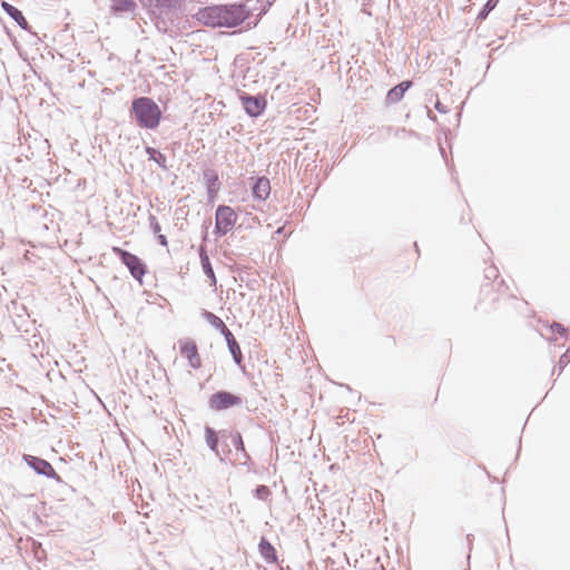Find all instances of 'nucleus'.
<instances>
[{"label": "nucleus", "mask_w": 570, "mask_h": 570, "mask_svg": "<svg viewBox=\"0 0 570 570\" xmlns=\"http://www.w3.org/2000/svg\"><path fill=\"white\" fill-rule=\"evenodd\" d=\"M196 17L198 21L213 28H236L247 20L239 2L204 7Z\"/></svg>", "instance_id": "obj_1"}, {"label": "nucleus", "mask_w": 570, "mask_h": 570, "mask_svg": "<svg viewBox=\"0 0 570 570\" xmlns=\"http://www.w3.org/2000/svg\"><path fill=\"white\" fill-rule=\"evenodd\" d=\"M129 116L138 127L155 130L160 124L163 111L153 98L139 96L131 100Z\"/></svg>", "instance_id": "obj_2"}, {"label": "nucleus", "mask_w": 570, "mask_h": 570, "mask_svg": "<svg viewBox=\"0 0 570 570\" xmlns=\"http://www.w3.org/2000/svg\"><path fill=\"white\" fill-rule=\"evenodd\" d=\"M217 433L224 456H228L232 453V446H234L236 448L237 455L243 460L240 463L249 466L252 458L246 451L242 433L235 429H222Z\"/></svg>", "instance_id": "obj_3"}, {"label": "nucleus", "mask_w": 570, "mask_h": 570, "mask_svg": "<svg viewBox=\"0 0 570 570\" xmlns=\"http://www.w3.org/2000/svg\"><path fill=\"white\" fill-rule=\"evenodd\" d=\"M112 252L121 264L127 267L132 278L142 284V277L147 273V265L145 262L137 255L120 247H114Z\"/></svg>", "instance_id": "obj_4"}, {"label": "nucleus", "mask_w": 570, "mask_h": 570, "mask_svg": "<svg viewBox=\"0 0 570 570\" xmlns=\"http://www.w3.org/2000/svg\"><path fill=\"white\" fill-rule=\"evenodd\" d=\"M275 0H245L239 1L243 16H247V28H255L262 17L268 11Z\"/></svg>", "instance_id": "obj_5"}, {"label": "nucleus", "mask_w": 570, "mask_h": 570, "mask_svg": "<svg viewBox=\"0 0 570 570\" xmlns=\"http://www.w3.org/2000/svg\"><path fill=\"white\" fill-rule=\"evenodd\" d=\"M237 222L236 212L228 205H218L215 212L214 234L223 237L229 233Z\"/></svg>", "instance_id": "obj_6"}, {"label": "nucleus", "mask_w": 570, "mask_h": 570, "mask_svg": "<svg viewBox=\"0 0 570 570\" xmlns=\"http://www.w3.org/2000/svg\"><path fill=\"white\" fill-rule=\"evenodd\" d=\"M243 397L227 390H219L213 393L208 399V407L213 411H226L242 405Z\"/></svg>", "instance_id": "obj_7"}, {"label": "nucleus", "mask_w": 570, "mask_h": 570, "mask_svg": "<svg viewBox=\"0 0 570 570\" xmlns=\"http://www.w3.org/2000/svg\"><path fill=\"white\" fill-rule=\"evenodd\" d=\"M22 459L23 462L35 471V473L43 475L48 479H52L57 483L65 484V481L56 472V470L53 469L52 464L49 461L31 454H23Z\"/></svg>", "instance_id": "obj_8"}, {"label": "nucleus", "mask_w": 570, "mask_h": 570, "mask_svg": "<svg viewBox=\"0 0 570 570\" xmlns=\"http://www.w3.org/2000/svg\"><path fill=\"white\" fill-rule=\"evenodd\" d=\"M239 100L242 102L244 111L250 118H257V117L262 116L267 106L265 96H263L261 94L250 95L247 92H242V94H239Z\"/></svg>", "instance_id": "obj_9"}, {"label": "nucleus", "mask_w": 570, "mask_h": 570, "mask_svg": "<svg viewBox=\"0 0 570 570\" xmlns=\"http://www.w3.org/2000/svg\"><path fill=\"white\" fill-rule=\"evenodd\" d=\"M179 346H180V354L188 360L189 365L193 368H196V370L202 366V361H200L198 347H197V344L195 343V341H193L190 338L181 340V341H179Z\"/></svg>", "instance_id": "obj_10"}, {"label": "nucleus", "mask_w": 570, "mask_h": 570, "mask_svg": "<svg viewBox=\"0 0 570 570\" xmlns=\"http://www.w3.org/2000/svg\"><path fill=\"white\" fill-rule=\"evenodd\" d=\"M253 184L250 186L252 196L254 199L263 202L269 197L271 181L265 176L252 177Z\"/></svg>", "instance_id": "obj_11"}, {"label": "nucleus", "mask_w": 570, "mask_h": 570, "mask_svg": "<svg viewBox=\"0 0 570 570\" xmlns=\"http://www.w3.org/2000/svg\"><path fill=\"white\" fill-rule=\"evenodd\" d=\"M203 176L207 189L208 200L212 202L217 197L220 190L222 183L219 180L217 171L212 168L205 169L203 171Z\"/></svg>", "instance_id": "obj_12"}, {"label": "nucleus", "mask_w": 570, "mask_h": 570, "mask_svg": "<svg viewBox=\"0 0 570 570\" xmlns=\"http://www.w3.org/2000/svg\"><path fill=\"white\" fill-rule=\"evenodd\" d=\"M204 434H205V442H206V445L208 446V449L213 453H215V455L219 459L220 462H225V459L227 456H224V454L222 453V450H219L220 443H219L217 431L214 428L206 425L204 429Z\"/></svg>", "instance_id": "obj_13"}, {"label": "nucleus", "mask_w": 570, "mask_h": 570, "mask_svg": "<svg viewBox=\"0 0 570 570\" xmlns=\"http://www.w3.org/2000/svg\"><path fill=\"white\" fill-rule=\"evenodd\" d=\"M198 255H199V259H200L202 269H203L204 274L206 275V277L209 279V285L216 286L217 278H216V275H215V272H214V268H213L212 262L209 259V256L207 254V249H206L205 245L199 246Z\"/></svg>", "instance_id": "obj_14"}, {"label": "nucleus", "mask_w": 570, "mask_h": 570, "mask_svg": "<svg viewBox=\"0 0 570 570\" xmlns=\"http://www.w3.org/2000/svg\"><path fill=\"white\" fill-rule=\"evenodd\" d=\"M1 8L22 30L30 31L31 27L21 10L7 1L1 2Z\"/></svg>", "instance_id": "obj_15"}, {"label": "nucleus", "mask_w": 570, "mask_h": 570, "mask_svg": "<svg viewBox=\"0 0 570 570\" xmlns=\"http://www.w3.org/2000/svg\"><path fill=\"white\" fill-rule=\"evenodd\" d=\"M258 552L267 563H276L278 561V554L275 547L264 535L259 539Z\"/></svg>", "instance_id": "obj_16"}, {"label": "nucleus", "mask_w": 570, "mask_h": 570, "mask_svg": "<svg viewBox=\"0 0 570 570\" xmlns=\"http://www.w3.org/2000/svg\"><path fill=\"white\" fill-rule=\"evenodd\" d=\"M412 85L413 82L411 80H404L392 87L386 94V104H397L401 101Z\"/></svg>", "instance_id": "obj_17"}, {"label": "nucleus", "mask_w": 570, "mask_h": 570, "mask_svg": "<svg viewBox=\"0 0 570 570\" xmlns=\"http://www.w3.org/2000/svg\"><path fill=\"white\" fill-rule=\"evenodd\" d=\"M137 8L135 0H111L110 10L114 14L132 12Z\"/></svg>", "instance_id": "obj_18"}, {"label": "nucleus", "mask_w": 570, "mask_h": 570, "mask_svg": "<svg viewBox=\"0 0 570 570\" xmlns=\"http://www.w3.org/2000/svg\"><path fill=\"white\" fill-rule=\"evenodd\" d=\"M202 317L206 320L215 330L219 331V333L227 327L220 317L207 309L202 311Z\"/></svg>", "instance_id": "obj_19"}, {"label": "nucleus", "mask_w": 570, "mask_h": 570, "mask_svg": "<svg viewBox=\"0 0 570 570\" xmlns=\"http://www.w3.org/2000/svg\"><path fill=\"white\" fill-rule=\"evenodd\" d=\"M179 1L180 0H148V3L149 6H155L160 10L170 11L177 8Z\"/></svg>", "instance_id": "obj_20"}, {"label": "nucleus", "mask_w": 570, "mask_h": 570, "mask_svg": "<svg viewBox=\"0 0 570 570\" xmlns=\"http://www.w3.org/2000/svg\"><path fill=\"white\" fill-rule=\"evenodd\" d=\"M500 0H488L483 7L480 9L478 16H476V20L478 21H483L488 18V16L490 14V12L492 10H494V8L498 6Z\"/></svg>", "instance_id": "obj_21"}, {"label": "nucleus", "mask_w": 570, "mask_h": 570, "mask_svg": "<svg viewBox=\"0 0 570 570\" xmlns=\"http://www.w3.org/2000/svg\"><path fill=\"white\" fill-rule=\"evenodd\" d=\"M227 348H228L235 364L240 366L243 364L244 356H243V353H242L238 342L235 341L234 343L228 345Z\"/></svg>", "instance_id": "obj_22"}, {"label": "nucleus", "mask_w": 570, "mask_h": 570, "mask_svg": "<svg viewBox=\"0 0 570 570\" xmlns=\"http://www.w3.org/2000/svg\"><path fill=\"white\" fill-rule=\"evenodd\" d=\"M550 330H551L552 332L558 333L561 337H564L566 340H568L569 331H568V328H567L564 325H562L561 323L553 322V323L550 325Z\"/></svg>", "instance_id": "obj_23"}, {"label": "nucleus", "mask_w": 570, "mask_h": 570, "mask_svg": "<svg viewBox=\"0 0 570 570\" xmlns=\"http://www.w3.org/2000/svg\"><path fill=\"white\" fill-rule=\"evenodd\" d=\"M256 498L259 500H266L271 495V490L267 485H257L254 490Z\"/></svg>", "instance_id": "obj_24"}, {"label": "nucleus", "mask_w": 570, "mask_h": 570, "mask_svg": "<svg viewBox=\"0 0 570 570\" xmlns=\"http://www.w3.org/2000/svg\"><path fill=\"white\" fill-rule=\"evenodd\" d=\"M570 363V346L567 348V351L559 357L558 362V370L559 374L562 373L564 367Z\"/></svg>", "instance_id": "obj_25"}, {"label": "nucleus", "mask_w": 570, "mask_h": 570, "mask_svg": "<svg viewBox=\"0 0 570 570\" xmlns=\"http://www.w3.org/2000/svg\"><path fill=\"white\" fill-rule=\"evenodd\" d=\"M151 160L155 161L163 170H168L167 158L160 150Z\"/></svg>", "instance_id": "obj_26"}, {"label": "nucleus", "mask_w": 570, "mask_h": 570, "mask_svg": "<svg viewBox=\"0 0 570 570\" xmlns=\"http://www.w3.org/2000/svg\"><path fill=\"white\" fill-rule=\"evenodd\" d=\"M148 220H149V227H150L151 232L155 235L159 234L161 230V227H160V224H159L157 217L154 215H149Z\"/></svg>", "instance_id": "obj_27"}, {"label": "nucleus", "mask_w": 570, "mask_h": 570, "mask_svg": "<svg viewBox=\"0 0 570 570\" xmlns=\"http://www.w3.org/2000/svg\"><path fill=\"white\" fill-rule=\"evenodd\" d=\"M499 275V271L495 266H489L484 269V278L488 281L495 279Z\"/></svg>", "instance_id": "obj_28"}, {"label": "nucleus", "mask_w": 570, "mask_h": 570, "mask_svg": "<svg viewBox=\"0 0 570 570\" xmlns=\"http://www.w3.org/2000/svg\"><path fill=\"white\" fill-rule=\"evenodd\" d=\"M220 334L224 336L227 346L237 341L228 327L220 332Z\"/></svg>", "instance_id": "obj_29"}, {"label": "nucleus", "mask_w": 570, "mask_h": 570, "mask_svg": "<svg viewBox=\"0 0 570 570\" xmlns=\"http://www.w3.org/2000/svg\"><path fill=\"white\" fill-rule=\"evenodd\" d=\"M435 110H438L440 114H446L449 111L448 107L443 105L439 99H436L434 104Z\"/></svg>", "instance_id": "obj_30"}, {"label": "nucleus", "mask_w": 570, "mask_h": 570, "mask_svg": "<svg viewBox=\"0 0 570 570\" xmlns=\"http://www.w3.org/2000/svg\"><path fill=\"white\" fill-rule=\"evenodd\" d=\"M159 150L154 148V147H150V146H146L145 147V153L148 155V158L149 160H151L153 158H155L156 154L158 153Z\"/></svg>", "instance_id": "obj_31"}, {"label": "nucleus", "mask_w": 570, "mask_h": 570, "mask_svg": "<svg viewBox=\"0 0 570 570\" xmlns=\"http://www.w3.org/2000/svg\"><path fill=\"white\" fill-rule=\"evenodd\" d=\"M156 238H157V242L159 245L164 246V247H167L168 246V240H167V237L163 234H157L156 235Z\"/></svg>", "instance_id": "obj_32"}, {"label": "nucleus", "mask_w": 570, "mask_h": 570, "mask_svg": "<svg viewBox=\"0 0 570 570\" xmlns=\"http://www.w3.org/2000/svg\"><path fill=\"white\" fill-rule=\"evenodd\" d=\"M32 257H35V254L29 249H26L23 253V259L27 262H32Z\"/></svg>", "instance_id": "obj_33"}, {"label": "nucleus", "mask_w": 570, "mask_h": 570, "mask_svg": "<svg viewBox=\"0 0 570 570\" xmlns=\"http://www.w3.org/2000/svg\"><path fill=\"white\" fill-rule=\"evenodd\" d=\"M491 287H492L491 283H487V284L482 285V291L491 289Z\"/></svg>", "instance_id": "obj_34"}, {"label": "nucleus", "mask_w": 570, "mask_h": 570, "mask_svg": "<svg viewBox=\"0 0 570 570\" xmlns=\"http://www.w3.org/2000/svg\"><path fill=\"white\" fill-rule=\"evenodd\" d=\"M429 118H430V120H433V121L436 120V117L434 115H429Z\"/></svg>", "instance_id": "obj_35"}, {"label": "nucleus", "mask_w": 570, "mask_h": 570, "mask_svg": "<svg viewBox=\"0 0 570 570\" xmlns=\"http://www.w3.org/2000/svg\"><path fill=\"white\" fill-rule=\"evenodd\" d=\"M207 238V232H205L204 236H203V240H206Z\"/></svg>", "instance_id": "obj_36"}, {"label": "nucleus", "mask_w": 570, "mask_h": 570, "mask_svg": "<svg viewBox=\"0 0 570 570\" xmlns=\"http://www.w3.org/2000/svg\"><path fill=\"white\" fill-rule=\"evenodd\" d=\"M414 246H415V248H416V252H419L417 243H414Z\"/></svg>", "instance_id": "obj_37"}, {"label": "nucleus", "mask_w": 570, "mask_h": 570, "mask_svg": "<svg viewBox=\"0 0 570 570\" xmlns=\"http://www.w3.org/2000/svg\"><path fill=\"white\" fill-rule=\"evenodd\" d=\"M276 233L282 234V228H278Z\"/></svg>", "instance_id": "obj_38"}]
</instances>
